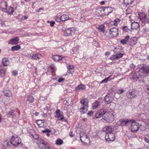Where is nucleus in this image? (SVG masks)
Returning a JSON list of instances; mask_svg holds the SVG:
<instances>
[{
	"label": "nucleus",
	"mask_w": 149,
	"mask_h": 149,
	"mask_svg": "<svg viewBox=\"0 0 149 149\" xmlns=\"http://www.w3.org/2000/svg\"><path fill=\"white\" fill-rule=\"evenodd\" d=\"M126 15H128L130 14L131 12V10L130 8H127L126 10Z\"/></svg>",
	"instance_id": "de8ad7c7"
},
{
	"label": "nucleus",
	"mask_w": 149,
	"mask_h": 149,
	"mask_svg": "<svg viewBox=\"0 0 149 149\" xmlns=\"http://www.w3.org/2000/svg\"><path fill=\"white\" fill-rule=\"evenodd\" d=\"M63 103L64 104H66L68 103L67 102V100H65L63 101Z\"/></svg>",
	"instance_id": "0e129e2a"
},
{
	"label": "nucleus",
	"mask_w": 149,
	"mask_h": 149,
	"mask_svg": "<svg viewBox=\"0 0 149 149\" xmlns=\"http://www.w3.org/2000/svg\"><path fill=\"white\" fill-rule=\"evenodd\" d=\"M134 121H132V122L131 125V130L132 132H136L139 130V124Z\"/></svg>",
	"instance_id": "423d86ee"
},
{
	"label": "nucleus",
	"mask_w": 149,
	"mask_h": 149,
	"mask_svg": "<svg viewBox=\"0 0 149 149\" xmlns=\"http://www.w3.org/2000/svg\"><path fill=\"white\" fill-rule=\"evenodd\" d=\"M14 12V10L13 8L10 7L8 8L6 11L7 13L9 15H11L13 14Z\"/></svg>",
	"instance_id": "c85d7f7f"
},
{
	"label": "nucleus",
	"mask_w": 149,
	"mask_h": 149,
	"mask_svg": "<svg viewBox=\"0 0 149 149\" xmlns=\"http://www.w3.org/2000/svg\"><path fill=\"white\" fill-rule=\"evenodd\" d=\"M2 63L4 66H6L9 65V60L7 58H3L2 59Z\"/></svg>",
	"instance_id": "5701e85b"
},
{
	"label": "nucleus",
	"mask_w": 149,
	"mask_h": 149,
	"mask_svg": "<svg viewBox=\"0 0 149 149\" xmlns=\"http://www.w3.org/2000/svg\"><path fill=\"white\" fill-rule=\"evenodd\" d=\"M42 132L44 133H47L48 132H51V130H49L47 128L45 129L44 130H42Z\"/></svg>",
	"instance_id": "09e8293b"
},
{
	"label": "nucleus",
	"mask_w": 149,
	"mask_h": 149,
	"mask_svg": "<svg viewBox=\"0 0 149 149\" xmlns=\"http://www.w3.org/2000/svg\"><path fill=\"white\" fill-rule=\"evenodd\" d=\"M6 70L3 69H0V76L1 77L4 76Z\"/></svg>",
	"instance_id": "f704fd0d"
},
{
	"label": "nucleus",
	"mask_w": 149,
	"mask_h": 149,
	"mask_svg": "<svg viewBox=\"0 0 149 149\" xmlns=\"http://www.w3.org/2000/svg\"><path fill=\"white\" fill-rule=\"evenodd\" d=\"M7 7V4L6 2L2 1L0 3V7L2 9H6Z\"/></svg>",
	"instance_id": "393cba45"
},
{
	"label": "nucleus",
	"mask_w": 149,
	"mask_h": 149,
	"mask_svg": "<svg viewBox=\"0 0 149 149\" xmlns=\"http://www.w3.org/2000/svg\"><path fill=\"white\" fill-rule=\"evenodd\" d=\"M61 22H64L69 19V17L67 15H63L61 16Z\"/></svg>",
	"instance_id": "b1692460"
},
{
	"label": "nucleus",
	"mask_w": 149,
	"mask_h": 149,
	"mask_svg": "<svg viewBox=\"0 0 149 149\" xmlns=\"http://www.w3.org/2000/svg\"><path fill=\"white\" fill-rule=\"evenodd\" d=\"M110 59L113 61L114 60L116 59H117L116 54L113 55Z\"/></svg>",
	"instance_id": "49530a36"
},
{
	"label": "nucleus",
	"mask_w": 149,
	"mask_h": 149,
	"mask_svg": "<svg viewBox=\"0 0 149 149\" xmlns=\"http://www.w3.org/2000/svg\"><path fill=\"white\" fill-rule=\"evenodd\" d=\"M70 136L72 137L73 136L72 135V132H70Z\"/></svg>",
	"instance_id": "338daca9"
},
{
	"label": "nucleus",
	"mask_w": 149,
	"mask_h": 149,
	"mask_svg": "<svg viewBox=\"0 0 149 149\" xmlns=\"http://www.w3.org/2000/svg\"><path fill=\"white\" fill-rule=\"evenodd\" d=\"M10 143L14 146H16L21 143L22 141L18 136L14 137L13 136L10 139Z\"/></svg>",
	"instance_id": "20e7f679"
},
{
	"label": "nucleus",
	"mask_w": 149,
	"mask_h": 149,
	"mask_svg": "<svg viewBox=\"0 0 149 149\" xmlns=\"http://www.w3.org/2000/svg\"><path fill=\"white\" fill-rule=\"evenodd\" d=\"M112 129L111 126H106L103 128V130L105 132L106 134L112 132Z\"/></svg>",
	"instance_id": "6ab92c4d"
},
{
	"label": "nucleus",
	"mask_w": 149,
	"mask_h": 149,
	"mask_svg": "<svg viewBox=\"0 0 149 149\" xmlns=\"http://www.w3.org/2000/svg\"><path fill=\"white\" fill-rule=\"evenodd\" d=\"M138 67L141 70H142L143 72L145 73H148L149 72V67L146 66L144 67L143 66H142L141 65H139L138 66Z\"/></svg>",
	"instance_id": "2eb2a0df"
},
{
	"label": "nucleus",
	"mask_w": 149,
	"mask_h": 149,
	"mask_svg": "<svg viewBox=\"0 0 149 149\" xmlns=\"http://www.w3.org/2000/svg\"><path fill=\"white\" fill-rule=\"evenodd\" d=\"M131 26L132 29H136L139 27V23L134 22L132 23Z\"/></svg>",
	"instance_id": "aec40b11"
},
{
	"label": "nucleus",
	"mask_w": 149,
	"mask_h": 149,
	"mask_svg": "<svg viewBox=\"0 0 149 149\" xmlns=\"http://www.w3.org/2000/svg\"><path fill=\"white\" fill-rule=\"evenodd\" d=\"M113 100V97L109 94L106 96L104 98L105 102L107 104H109L112 102Z\"/></svg>",
	"instance_id": "9b49d317"
},
{
	"label": "nucleus",
	"mask_w": 149,
	"mask_h": 149,
	"mask_svg": "<svg viewBox=\"0 0 149 149\" xmlns=\"http://www.w3.org/2000/svg\"><path fill=\"white\" fill-rule=\"evenodd\" d=\"M118 29L116 28L113 27L110 29L109 33L111 36L116 37L118 34Z\"/></svg>",
	"instance_id": "ddd939ff"
},
{
	"label": "nucleus",
	"mask_w": 149,
	"mask_h": 149,
	"mask_svg": "<svg viewBox=\"0 0 149 149\" xmlns=\"http://www.w3.org/2000/svg\"><path fill=\"white\" fill-rule=\"evenodd\" d=\"M120 21V20L119 19H116L114 20L113 22V25L116 26H117L118 23Z\"/></svg>",
	"instance_id": "58836bf2"
},
{
	"label": "nucleus",
	"mask_w": 149,
	"mask_h": 149,
	"mask_svg": "<svg viewBox=\"0 0 149 149\" xmlns=\"http://www.w3.org/2000/svg\"><path fill=\"white\" fill-rule=\"evenodd\" d=\"M79 50V47L76 46L75 47H74L72 49L73 53H76Z\"/></svg>",
	"instance_id": "a19ab883"
},
{
	"label": "nucleus",
	"mask_w": 149,
	"mask_h": 149,
	"mask_svg": "<svg viewBox=\"0 0 149 149\" xmlns=\"http://www.w3.org/2000/svg\"><path fill=\"white\" fill-rule=\"evenodd\" d=\"M137 38L136 37H134L132 38L130 40V45L131 46H133L136 43Z\"/></svg>",
	"instance_id": "412c9836"
},
{
	"label": "nucleus",
	"mask_w": 149,
	"mask_h": 149,
	"mask_svg": "<svg viewBox=\"0 0 149 149\" xmlns=\"http://www.w3.org/2000/svg\"><path fill=\"white\" fill-rule=\"evenodd\" d=\"M0 25L2 26H5L4 23L2 22L1 20H0Z\"/></svg>",
	"instance_id": "5fc2aeb1"
},
{
	"label": "nucleus",
	"mask_w": 149,
	"mask_h": 149,
	"mask_svg": "<svg viewBox=\"0 0 149 149\" xmlns=\"http://www.w3.org/2000/svg\"><path fill=\"white\" fill-rule=\"evenodd\" d=\"M130 67L132 69H134L135 67V65L132 63L130 65Z\"/></svg>",
	"instance_id": "6e6d98bb"
},
{
	"label": "nucleus",
	"mask_w": 149,
	"mask_h": 149,
	"mask_svg": "<svg viewBox=\"0 0 149 149\" xmlns=\"http://www.w3.org/2000/svg\"><path fill=\"white\" fill-rule=\"evenodd\" d=\"M18 74L17 71L15 70H13L12 71V74L14 76H16Z\"/></svg>",
	"instance_id": "3c124183"
},
{
	"label": "nucleus",
	"mask_w": 149,
	"mask_h": 149,
	"mask_svg": "<svg viewBox=\"0 0 149 149\" xmlns=\"http://www.w3.org/2000/svg\"><path fill=\"white\" fill-rule=\"evenodd\" d=\"M11 144L10 141L8 140L4 141L2 143V148L3 149H6L7 147L10 146Z\"/></svg>",
	"instance_id": "dca6fc26"
},
{
	"label": "nucleus",
	"mask_w": 149,
	"mask_h": 149,
	"mask_svg": "<svg viewBox=\"0 0 149 149\" xmlns=\"http://www.w3.org/2000/svg\"><path fill=\"white\" fill-rule=\"evenodd\" d=\"M137 93L136 91H133L132 92L128 91L126 95L127 97L129 98H135L136 96Z\"/></svg>",
	"instance_id": "4468645a"
},
{
	"label": "nucleus",
	"mask_w": 149,
	"mask_h": 149,
	"mask_svg": "<svg viewBox=\"0 0 149 149\" xmlns=\"http://www.w3.org/2000/svg\"><path fill=\"white\" fill-rule=\"evenodd\" d=\"M144 140L147 143H149V139L146 137H145L144 138Z\"/></svg>",
	"instance_id": "052dcab7"
},
{
	"label": "nucleus",
	"mask_w": 149,
	"mask_h": 149,
	"mask_svg": "<svg viewBox=\"0 0 149 149\" xmlns=\"http://www.w3.org/2000/svg\"><path fill=\"white\" fill-rule=\"evenodd\" d=\"M111 76H110L108 77L105 79H104V80H103L101 81V83H106L107 81H109V79L110 78Z\"/></svg>",
	"instance_id": "ea45409f"
},
{
	"label": "nucleus",
	"mask_w": 149,
	"mask_h": 149,
	"mask_svg": "<svg viewBox=\"0 0 149 149\" xmlns=\"http://www.w3.org/2000/svg\"><path fill=\"white\" fill-rule=\"evenodd\" d=\"M98 29L100 32H104V26L103 25H101L98 27Z\"/></svg>",
	"instance_id": "c9c22d12"
},
{
	"label": "nucleus",
	"mask_w": 149,
	"mask_h": 149,
	"mask_svg": "<svg viewBox=\"0 0 149 149\" xmlns=\"http://www.w3.org/2000/svg\"><path fill=\"white\" fill-rule=\"evenodd\" d=\"M85 88V86L82 84H80L78 86L75 88L76 91H78L79 90H82L84 89Z\"/></svg>",
	"instance_id": "7c9ffc66"
},
{
	"label": "nucleus",
	"mask_w": 149,
	"mask_h": 149,
	"mask_svg": "<svg viewBox=\"0 0 149 149\" xmlns=\"http://www.w3.org/2000/svg\"><path fill=\"white\" fill-rule=\"evenodd\" d=\"M113 11L112 7H102V11L104 12L105 15H108Z\"/></svg>",
	"instance_id": "1a4fd4ad"
},
{
	"label": "nucleus",
	"mask_w": 149,
	"mask_h": 149,
	"mask_svg": "<svg viewBox=\"0 0 149 149\" xmlns=\"http://www.w3.org/2000/svg\"><path fill=\"white\" fill-rule=\"evenodd\" d=\"M105 139L106 141H113L115 139V136L113 133L111 132L105 135Z\"/></svg>",
	"instance_id": "6e6552de"
},
{
	"label": "nucleus",
	"mask_w": 149,
	"mask_h": 149,
	"mask_svg": "<svg viewBox=\"0 0 149 149\" xmlns=\"http://www.w3.org/2000/svg\"><path fill=\"white\" fill-rule=\"evenodd\" d=\"M53 59L55 61H61L64 62L65 61L66 59L64 57H62L59 55H55L52 57Z\"/></svg>",
	"instance_id": "f8f14e48"
},
{
	"label": "nucleus",
	"mask_w": 149,
	"mask_h": 149,
	"mask_svg": "<svg viewBox=\"0 0 149 149\" xmlns=\"http://www.w3.org/2000/svg\"><path fill=\"white\" fill-rule=\"evenodd\" d=\"M102 115H101V114H100V113L99 112H98L97 113H96L95 117L96 118H100L102 117Z\"/></svg>",
	"instance_id": "a18cd8bd"
},
{
	"label": "nucleus",
	"mask_w": 149,
	"mask_h": 149,
	"mask_svg": "<svg viewBox=\"0 0 149 149\" xmlns=\"http://www.w3.org/2000/svg\"><path fill=\"white\" fill-rule=\"evenodd\" d=\"M63 141L61 139H58L56 141V143L57 145H61L63 144Z\"/></svg>",
	"instance_id": "72a5a7b5"
},
{
	"label": "nucleus",
	"mask_w": 149,
	"mask_h": 149,
	"mask_svg": "<svg viewBox=\"0 0 149 149\" xmlns=\"http://www.w3.org/2000/svg\"><path fill=\"white\" fill-rule=\"evenodd\" d=\"M27 57H28L29 58H30V59H33V55H31V54H28L27 56Z\"/></svg>",
	"instance_id": "bf43d9fd"
},
{
	"label": "nucleus",
	"mask_w": 149,
	"mask_h": 149,
	"mask_svg": "<svg viewBox=\"0 0 149 149\" xmlns=\"http://www.w3.org/2000/svg\"><path fill=\"white\" fill-rule=\"evenodd\" d=\"M20 49V46L19 45H17L13 46L11 48V51H15L18 50Z\"/></svg>",
	"instance_id": "2f4dec72"
},
{
	"label": "nucleus",
	"mask_w": 149,
	"mask_h": 149,
	"mask_svg": "<svg viewBox=\"0 0 149 149\" xmlns=\"http://www.w3.org/2000/svg\"><path fill=\"white\" fill-rule=\"evenodd\" d=\"M134 0H124V3L126 5H129L132 3Z\"/></svg>",
	"instance_id": "473e14b6"
},
{
	"label": "nucleus",
	"mask_w": 149,
	"mask_h": 149,
	"mask_svg": "<svg viewBox=\"0 0 149 149\" xmlns=\"http://www.w3.org/2000/svg\"><path fill=\"white\" fill-rule=\"evenodd\" d=\"M99 102L97 101H96L94 103H93L92 105V109H95L96 108L99 104Z\"/></svg>",
	"instance_id": "c756f323"
},
{
	"label": "nucleus",
	"mask_w": 149,
	"mask_h": 149,
	"mask_svg": "<svg viewBox=\"0 0 149 149\" xmlns=\"http://www.w3.org/2000/svg\"><path fill=\"white\" fill-rule=\"evenodd\" d=\"M107 116H104L103 118L108 123H111L113 121L114 119V115L111 112H108L106 113Z\"/></svg>",
	"instance_id": "7ed1b4c3"
},
{
	"label": "nucleus",
	"mask_w": 149,
	"mask_h": 149,
	"mask_svg": "<svg viewBox=\"0 0 149 149\" xmlns=\"http://www.w3.org/2000/svg\"><path fill=\"white\" fill-rule=\"evenodd\" d=\"M93 113V112L92 111H90L88 112L87 114L90 116H92Z\"/></svg>",
	"instance_id": "864d4df0"
},
{
	"label": "nucleus",
	"mask_w": 149,
	"mask_h": 149,
	"mask_svg": "<svg viewBox=\"0 0 149 149\" xmlns=\"http://www.w3.org/2000/svg\"><path fill=\"white\" fill-rule=\"evenodd\" d=\"M132 121H134V120H128L127 119H122L119 120L120 125L122 126L127 125L131 123Z\"/></svg>",
	"instance_id": "9d476101"
},
{
	"label": "nucleus",
	"mask_w": 149,
	"mask_h": 149,
	"mask_svg": "<svg viewBox=\"0 0 149 149\" xmlns=\"http://www.w3.org/2000/svg\"><path fill=\"white\" fill-rule=\"evenodd\" d=\"M116 56L117 59L120 58L123 56V54L121 53L118 54H116Z\"/></svg>",
	"instance_id": "37998d69"
},
{
	"label": "nucleus",
	"mask_w": 149,
	"mask_h": 149,
	"mask_svg": "<svg viewBox=\"0 0 149 149\" xmlns=\"http://www.w3.org/2000/svg\"><path fill=\"white\" fill-rule=\"evenodd\" d=\"M116 49H117L116 48H115L114 50H113V51L114 53H116L118 52Z\"/></svg>",
	"instance_id": "69168bd1"
},
{
	"label": "nucleus",
	"mask_w": 149,
	"mask_h": 149,
	"mask_svg": "<svg viewBox=\"0 0 149 149\" xmlns=\"http://www.w3.org/2000/svg\"><path fill=\"white\" fill-rule=\"evenodd\" d=\"M65 79L64 78H60L58 80V81L59 82H61L64 81Z\"/></svg>",
	"instance_id": "4d7b16f0"
},
{
	"label": "nucleus",
	"mask_w": 149,
	"mask_h": 149,
	"mask_svg": "<svg viewBox=\"0 0 149 149\" xmlns=\"http://www.w3.org/2000/svg\"><path fill=\"white\" fill-rule=\"evenodd\" d=\"M124 91L123 89H119L118 91V93L119 94H121L124 92Z\"/></svg>",
	"instance_id": "603ef678"
},
{
	"label": "nucleus",
	"mask_w": 149,
	"mask_h": 149,
	"mask_svg": "<svg viewBox=\"0 0 149 149\" xmlns=\"http://www.w3.org/2000/svg\"><path fill=\"white\" fill-rule=\"evenodd\" d=\"M68 69V73H70L72 74L74 72V67L73 65H69L67 67Z\"/></svg>",
	"instance_id": "bb28decb"
},
{
	"label": "nucleus",
	"mask_w": 149,
	"mask_h": 149,
	"mask_svg": "<svg viewBox=\"0 0 149 149\" xmlns=\"http://www.w3.org/2000/svg\"><path fill=\"white\" fill-rule=\"evenodd\" d=\"M34 100L33 97L31 95H29L27 97V101H29V103L33 102Z\"/></svg>",
	"instance_id": "cd10ccee"
},
{
	"label": "nucleus",
	"mask_w": 149,
	"mask_h": 149,
	"mask_svg": "<svg viewBox=\"0 0 149 149\" xmlns=\"http://www.w3.org/2000/svg\"><path fill=\"white\" fill-rule=\"evenodd\" d=\"M40 143L43 145H45V147L48 146V145H47V143L46 142L44 141L43 140H41L40 141Z\"/></svg>",
	"instance_id": "c03bdc74"
},
{
	"label": "nucleus",
	"mask_w": 149,
	"mask_h": 149,
	"mask_svg": "<svg viewBox=\"0 0 149 149\" xmlns=\"http://www.w3.org/2000/svg\"><path fill=\"white\" fill-rule=\"evenodd\" d=\"M127 27L126 26H124L123 28V30L124 31H127Z\"/></svg>",
	"instance_id": "13d9d810"
},
{
	"label": "nucleus",
	"mask_w": 149,
	"mask_h": 149,
	"mask_svg": "<svg viewBox=\"0 0 149 149\" xmlns=\"http://www.w3.org/2000/svg\"><path fill=\"white\" fill-rule=\"evenodd\" d=\"M99 112L100 113V114H101V115H102V116L105 113L106 114V113H107L106 112V109H101Z\"/></svg>",
	"instance_id": "e433bc0d"
},
{
	"label": "nucleus",
	"mask_w": 149,
	"mask_h": 149,
	"mask_svg": "<svg viewBox=\"0 0 149 149\" xmlns=\"http://www.w3.org/2000/svg\"><path fill=\"white\" fill-rule=\"evenodd\" d=\"M55 24V22L54 21H52L50 22V26H53L54 25V24Z\"/></svg>",
	"instance_id": "680f3d73"
},
{
	"label": "nucleus",
	"mask_w": 149,
	"mask_h": 149,
	"mask_svg": "<svg viewBox=\"0 0 149 149\" xmlns=\"http://www.w3.org/2000/svg\"><path fill=\"white\" fill-rule=\"evenodd\" d=\"M80 102L82 104L80 109V111L83 114L87 111V108L88 107V100L86 99H83L81 100Z\"/></svg>",
	"instance_id": "f257e3e1"
},
{
	"label": "nucleus",
	"mask_w": 149,
	"mask_h": 149,
	"mask_svg": "<svg viewBox=\"0 0 149 149\" xmlns=\"http://www.w3.org/2000/svg\"><path fill=\"white\" fill-rule=\"evenodd\" d=\"M19 39L18 37H16L15 38L11 39L9 42L8 44L12 45H16L18 43Z\"/></svg>",
	"instance_id": "a211bd4d"
},
{
	"label": "nucleus",
	"mask_w": 149,
	"mask_h": 149,
	"mask_svg": "<svg viewBox=\"0 0 149 149\" xmlns=\"http://www.w3.org/2000/svg\"><path fill=\"white\" fill-rule=\"evenodd\" d=\"M42 57L41 55L40 54L36 53L33 54V59L39 60Z\"/></svg>",
	"instance_id": "4be33fe9"
},
{
	"label": "nucleus",
	"mask_w": 149,
	"mask_h": 149,
	"mask_svg": "<svg viewBox=\"0 0 149 149\" xmlns=\"http://www.w3.org/2000/svg\"><path fill=\"white\" fill-rule=\"evenodd\" d=\"M80 140L83 143L88 144L90 142V139L87 134L84 132H81L80 133Z\"/></svg>",
	"instance_id": "f03ea898"
},
{
	"label": "nucleus",
	"mask_w": 149,
	"mask_h": 149,
	"mask_svg": "<svg viewBox=\"0 0 149 149\" xmlns=\"http://www.w3.org/2000/svg\"><path fill=\"white\" fill-rule=\"evenodd\" d=\"M130 38V36H126L125 39H123L120 41V42L121 44H125L128 41V40Z\"/></svg>",
	"instance_id": "a878e982"
},
{
	"label": "nucleus",
	"mask_w": 149,
	"mask_h": 149,
	"mask_svg": "<svg viewBox=\"0 0 149 149\" xmlns=\"http://www.w3.org/2000/svg\"><path fill=\"white\" fill-rule=\"evenodd\" d=\"M4 95L8 97H10L12 96V93L11 91L8 89H6L4 90L3 91Z\"/></svg>",
	"instance_id": "f3484780"
},
{
	"label": "nucleus",
	"mask_w": 149,
	"mask_h": 149,
	"mask_svg": "<svg viewBox=\"0 0 149 149\" xmlns=\"http://www.w3.org/2000/svg\"><path fill=\"white\" fill-rule=\"evenodd\" d=\"M139 18L144 24L149 23V19L147 18L146 15L144 13H142L139 15Z\"/></svg>",
	"instance_id": "0eeeda50"
},
{
	"label": "nucleus",
	"mask_w": 149,
	"mask_h": 149,
	"mask_svg": "<svg viewBox=\"0 0 149 149\" xmlns=\"http://www.w3.org/2000/svg\"><path fill=\"white\" fill-rule=\"evenodd\" d=\"M41 10H43V8H40L36 11V12H39Z\"/></svg>",
	"instance_id": "774afa93"
},
{
	"label": "nucleus",
	"mask_w": 149,
	"mask_h": 149,
	"mask_svg": "<svg viewBox=\"0 0 149 149\" xmlns=\"http://www.w3.org/2000/svg\"><path fill=\"white\" fill-rule=\"evenodd\" d=\"M75 29L73 27L68 28L64 31V35L65 36H69L74 33Z\"/></svg>",
	"instance_id": "39448f33"
},
{
	"label": "nucleus",
	"mask_w": 149,
	"mask_h": 149,
	"mask_svg": "<svg viewBox=\"0 0 149 149\" xmlns=\"http://www.w3.org/2000/svg\"><path fill=\"white\" fill-rule=\"evenodd\" d=\"M45 149H54L53 148L52 146H48L44 147Z\"/></svg>",
	"instance_id": "8fccbe9b"
},
{
	"label": "nucleus",
	"mask_w": 149,
	"mask_h": 149,
	"mask_svg": "<svg viewBox=\"0 0 149 149\" xmlns=\"http://www.w3.org/2000/svg\"><path fill=\"white\" fill-rule=\"evenodd\" d=\"M13 110H11L10 111L8 112L6 115L8 117H10L11 116L13 115Z\"/></svg>",
	"instance_id": "4c0bfd02"
},
{
	"label": "nucleus",
	"mask_w": 149,
	"mask_h": 149,
	"mask_svg": "<svg viewBox=\"0 0 149 149\" xmlns=\"http://www.w3.org/2000/svg\"><path fill=\"white\" fill-rule=\"evenodd\" d=\"M56 113L57 115H59L60 114V111L59 110H58L56 111Z\"/></svg>",
	"instance_id": "e2e57ef3"
},
{
	"label": "nucleus",
	"mask_w": 149,
	"mask_h": 149,
	"mask_svg": "<svg viewBox=\"0 0 149 149\" xmlns=\"http://www.w3.org/2000/svg\"><path fill=\"white\" fill-rule=\"evenodd\" d=\"M55 19L58 22H61V17H58V16H56L55 17Z\"/></svg>",
	"instance_id": "79ce46f5"
}]
</instances>
